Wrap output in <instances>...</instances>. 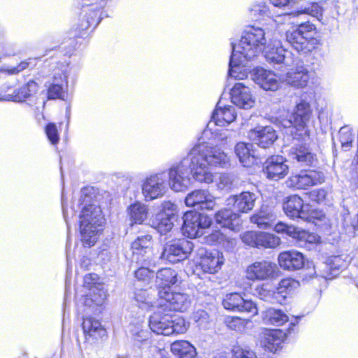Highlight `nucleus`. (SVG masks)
<instances>
[{
  "mask_svg": "<svg viewBox=\"0 0 358 358\" xmlns=\"http://www.w3.org/2000/svg\"><path fill=\"white\" fill-rule=\"evenodd\" d=\"M270 41L264 29L251 27L243 31L237 45H233V52L229 62V75L237 80L243 79L244 73L238 72L240 65L245 60H250L266 49Z\"/></svg>",
  "mask_w": 358,
  "mask_h": 358,
  "instance_id": "f257e3e1",
  "label": "nucleus"
},
{
  "mask_svg": "<svg viewBox=\"0 0 358 358\" xmlns=\"http://www.w3.org/2000/svg\"><path fill=\"white\" fill-rule=\"evenodd\" d=\"M229 162L226 153L220 149L209 147L204 144L194 146L185 157V165H192L193 176L200 182L210 184L215 176L210 171L209 166H224Z\"/></svg>",
  "mask_w": 358,
  "mask_h": 358,
  "instance_id": "f03ea898",
  "label": "nucleus"
},
{
  "mask_svg": "<svg viewBox=\"0 0 358 358\" xmlns=\"http://www.w3.org/2000/svg\"><path fill=\"white\" fill-rule=\"evenodd\" d=\"M80 220L81 240L85 245L91 247L97 241L99 227L101 226L103 220L100 208L94 204L85 206Z\"/></svg>",
  "mask_w": 358,
  "mask_h": 358,
  "instance_id": "7ed1b4c3",
  "label": "nucleus"
},
{
  "mask_svg": "<svg viewBox=\"0 0 358 358\" xmlns=\"http://www.w3.org/2000/svg\"><path fill=\"white\" fill-rule=\"evenodd\" d=\"M312 116L310 104L304 101L299 103L289 119H282L280 124L284 127H293L292 134L294 138L305 139L309 136L308 123Z\"/></svg>",
  "mask_w": 358,
  "mask_h": 358,
  "instance_id": "20e7f679",
  "label": "nucleus"
},
{
  "mask_svg": "<svg viewBox=\"0 0 358 358\" xmlns=\"http://www.w3.org/2000/svg\"><path fill=\"white\" fill-rule=\"evenodd\" d=\"M315 27L313 24H302L297 29L288 31L286 34L287 41L298 52L308 53L315 49L320 44V40L311 36Z\"/></svg>",
  "mask_w": 358,
  "mask_h": 358,
  "instance_id": "39448f33",
  "label": "nucleus"
},
{
  "mask_svg": "<svg viewBox=\"0 0 358 358\" xmlns=\"http://www.w3.org/2000/svg\"><path fill=\"white\" fill-rule=\"evenodd\" d=\"M280 275L277 264L267 260L255 262L245 269V278L251 281L273 280Z\"/></svg>",
  "mask_w": 358,
  "mask_h": 358,
  "instance_id": "423d86ee",
  "label": "nucleus"
},
{
  "mask_svg": "<svg viewBox=\"0 0 358 358\" xmlns=\"http://www.w3.org/2000/svg\"><path fill=\"white\" fill-rule=\"evenodd\" d=\"M182 219L183 233L190 238L202 236L211 224V220L208 216L196 212H187Z\"/></svg>",
  "mask_w": 358,
  "mask_h": 358,
  "instance_id": "0eeeda50",
  "label": "nucleus"
},
{
  "mask_svg": "<svg viewBox=\"0 0 358 358\" xmlns=\"http://www.w3.org/2000/svg\"><path fill=\"white\" fill-rule=\"evenodd\" d=\"M193 250V243L185 239L167 243L160 255V259L175 264L184 260Z\"/></svg>",
  "mask_w": 358,
  "mask_h": 358,
  "instance_id": "6e6552de",
  "label": "nucleus"
},
{
  "mask_svg": "<svg viewBox=\"0 0 358 358\" xmlns=\"http://www.w3.org/2000/svg\"><path fill=\"white\" fill-rule=\"evenodd\" d=\"M184 158L176 166L171 167L169 170V185L176 192L185 190L189 184V173H193L192 165H185Z\"/></svg>",
  "mask_w": 358,
  "mask_h": 358,
  "instance_id": "1a4fd4ad",
  "label": "nucleus"
},
{
  "mask_svg": "<svg viewBox=\"0 0 358 358\" xmlns=\"http://www.w3.org/2000/svg\"><path fill=\"white\" fill-rule=\"evenodd\" d=\"M324 181L322 172L316 171H301L300 173L292 175L287 183L289 187L296 189H307L310 187L321 184Z\"/></svg>",
  "mask_w": 358,
  "mask_h": 358,
  "instance_id": "9d476101",
  "label": "nucleus"
},
{
  "mask_svg": "<svg viewBox=\"0 0 358 358\" xmlns=\"http://www.w3.org/2000/svg\"><path fill=\"white\" fill-rule=\"evenodd\" d=\"M223 307L231 311L257 314L256 305L250 300H245L238 293L227 294L222 300Z\"/></svg>",
  "mask_w": 358,
  "mask_h": 358,
  "instance_id": "9b49d317",
  "label": "nucleus"
},
{
  "mask_svg": "<svg viewBox=\"0 0 358 358\" xmlns=\"http://www.w3.org/2000/svg\"><path fill=\"white\" fill-rule=\"evenodd\" d=\"M166 192L165 176L155 174L146 178L142 186V192L146 201L162 197Z\"/></svg>",
  "mask_w": 358,
  "mask_h": 358,
  "instance_id": "f8f14e48",
  "label": "nucleus"
},
{
  "mask_svg": "<svg viewBox=\"0 0 358 358\" xmlns=\"http://www.w3.org/2000/svg\"><path fill=\"white\" fill-rule=\"evenodd\" d=\"M265 57L268 61L273 63H283L287 66L294 64L295 60L292 57V53L284 48L281 42L278 40L270 41L265 49Z\"/></svg>",
  "mask_w": 358,
  "mask_h": 358,
  "instance_id": "ddd939ff",
  "label": "nucleus"
},
{
  "mask_svg": "<svg viewBox=\"0 0 358 358\" xmlns=\"http://www.w3.org/2000/svg\"><path fill=\"white\" fill-rule=\"evenodd\" d=\"M187 206L198 210H213L215 206V197L207 190L199 189L188 194L185 199Z\"/></svg>",
  "mask_w": 358,
  "mask_h": 358,
  "instance_id": "4468645a",
  "label": "nucleus"
},
{
  "mask_svg": "<svg viewBox=\"0 0 358 358\" xmlns=\"http://www.w3.org/2000/svg\"><path fill=\"white\" fill-rule=\"evenodd\" d=\"M252 80L264 90L276 91L280 86V78L277 75L263 68H257L251 72Z\"/></svg>",
  "mask_w": 358,
  "mask_h": 358,
  "instance_id": "2eb2a0df",
  "label": "nucleus"
},
{
  "mask_svg": "<svg viewBox=\"0 0 358 358\" xmlns=\"http://www.w3.org/2000/svg\"><path fill=\"white\" fill-rule=\"evenodd\" d=\"M288 166L285 158L280 155L268 157L264 164L263 171L267 178L278 180L284 178L288 173Z\"/></svg>",
  "mask_w": 358,
  "mask_h": 358,
  "instance_id": "dca6fc26",
  "label": "nucleus"
},
{
  "mask_svg": "<svg viewBox=\"0 0 358 358\" xmlns=\"http://www.w3.org/2000/svg\"><path fill=\"white\" fill-rule=\"evenodd\" d=\"M231 102L238 107L243 109L252 108L255 99L250 88L242 83H236L231 90Z\"/></svg>",
  "mask_w": 358,
  "mask_h": 358,
  "instance_id": "f3484780",
  "label": "nucleus"
},
{
  "mask_svg": "<svg viewBox=\"0 0 358 358\" xmlns=\"http://www.w3.org/2000/svg\"><path fill=\"white\" fill-rule=\"evenodd\" d=\"M257 196L250 192H243L239 194L229 196L226 202L227 206H232L239 213H247L255 206Z\"/></svg>",
  "mask_w": 358,
  "mask_h": 358,
  "instance_id": "a211bd4d",
  "label": "nucleus"
},
{
  "mask_svg": "<svg viewBox=\"0 0 358 358\" xmlns=\"http://www.w3.org/2000/svg\"><path fill=\"white\" fill-rule=\"evenodd\" d=\"M159 296L161 299H164L166 302L163 306L171 310L182 312L187 310L189 305L188 296L182 293L170 292V291L164 289L159 291Z\"/></svg>",
  "mask_w": 358,
  "mask_h": 358,
  "instance_id": "6ab92c4d",
  "label": "nucleus"
},
{
  "mask_svg": "<svg viewBox=\"0 0 358 358\" xmlns=\"http://www.w3.org/2000/svg\"><path fill=\"white\" fill-rule=\"evenodd\" d=\"M249 137L263 148H268L277 139L275 131L271 126L258 127L250 130Z\"/></svg>",
  "mask_w": 358,
  "mask_h": 358,
  "instance_id": "aec40b11",
  "label": "nucleus"
},
{
  "mask_svg": "<svg viewBox=\"0 0 358 358\" xmlns=\"http://www.w3.org/2000/svg\"><path fill=\"white\" fill-rule=\"evenodd\" d=\"M279 266L284 270H299L304 266V257L302 253L296 251H285L278 257Z\"/></svg>",
  "mask_w": 358,
  "mask_h": 358,
  "instance_id": "412c9836",
  "label": "nucleus"
},
{
  "mask_svg": "<svg viewBox=\"0 0 358 358\" xmlns=\"http://www.w3.org/2000/svg\"><path fill=\"white\" fill-rule=\"evenodd\" d=\"M310 77L309 71L306 67L297 66L286 73L282 81L295 88H301L307 85Z\"/></svg>",
  "mask_w": 358,
  "mask_h": 358,
  "instance_id": "4be33fe9",
  "label": "nucleus"
},
{
  "mask_svg": "<svg viewBox=\"0 0 358 358\" xmlns=\"http://www.w3.org/2000/svg\"><path fill=\"white\" fill-rule=\"evenodd\" d=\"M236 117L235 109L233 106L222 107L219 102L209 122L208 127L212 129V124L224 127L234 122Z\"/></svg>",
  "mask_w": 358,
  "mask_h": 358,
  "instance_id": "5701e85b",
  "label": "nucleus"
},
{
  "mask_svg": "<svg viewBox=\"0 0 358 358\" xmlns=\"http://www.w3.org/2000/svg\"><path fill=\"white\" fill-rule=\"evenodd\" d=\"M201 255L200 265L204 272L215 273L220 270L224 263V257L221 252L217 250L205 251Z\"/></svg>",
  "mask_w": 358,
  "mask_h": 358,
  "instance_id": "b1692460",
  "label": "nucleus"
},
{
  "mask_svg": "<svg viewBox=\"0 0 358 358\" xmlns=\"http://www.w3.org/2000/svg\"><path fill=\"white\" fill-rule=\"evenodd\" d=\"M285 334L279 329H266L262 336L261 343L268 351L275 352L280 348Z\"/></svg>",
  "mask_w": 358,
  "mask_h": 358,
  "instance_id": "393cba45",
  "label": "nucleus"
},
{
  "mask_svg": "<svg viewBox=\"0 0 358 358\" xmlns=\"http://www.w3.org/2000/svg\"><path fill=\"white\" fill-rule=\"evenodd\" d=\"M215 220L221 227L229 228L233 231L239 230L241 224L240 215L229 208L219 210L215 215Z\"/></svg>",
  "mask_w": 358,
  "mask_h": 358,
  "instance_id": "a878e982",
  "label": "nucleus"
},
{
  "mask_svg": "<svg viewBox=\"0 0 358 358\" xmlns=\"http://www.w3.org/2000/svg\"><path fill=\"white\" fill-rule=\"evenodd\" d=\"M289 157L294 162L301 166H309L315 161V156L305 145H298L292 147L289 152Z\"/></svg>",
  "mask_w": 358,
  "mask_h": 358,
  "instance_id": "bb28decb",
  "label": "nucleus"
},
{
  "mask_svg": "<svg viewBox=\"0 0 358 358\" xmlns=\"http://www.w3.org/2000/svg\"><path fill=\"white\" fill-rule=\"evenodd\" d=\"M283 209L285 214L292 218H308L305 213L303 201L297 195L288 197L287 201L283 203Z\"/></svg>",
  "mask_w": 358,
  "mask_h": 358,
  "instance_id": "cd10ccee",
  "label": "nucleus"
},
{
  "mask_svg": "<svg viewBox=\"0 0 358 358\" xmlns=\"http://www.w3.org/2000/svg\"><path fill=\"white\" fill-rule=\"evenodd\" d=\"M37 90V83L33 80H30L26 85L14 91L13 94L6 95L3 99L15 102H21L35 94Z\"/></svg>",
  "mask_w": 358,
  "mask_h": 358,
  "instance_id": "c85d7f7f",
  "label": "nucleus"
},
{
  "mask_svg": "<svg viewBox=\"0 0 358 358\" xmlns=\"http://www.w3.org/2000/svg\"><path fill=\"white\" fill-rule=\"evenodd\" d=\"M178 273L171 268H164L158 271L156 274V282L159 290H170V286L176 283Z\"/></svg>",
  "mask_w": 358,
  "mask_h": 358,
  "instance_id": "c756f323",
  "label": "nucleus"
},
{
  "mask_svg": "<svg viewBox=\"0 0 358 358\" xmlns=\"http://www.w3.org/2000/svg\"><path fill=\"white\" fill-rule=\"evenodd\" d=\"M171 316L169 315H162L155 313L150 318V327L151 330L157 334L167 336V328L171 325Z\"/></svg>",
  "mask_w": 358,
  "mask_h": 358,
  "instance_id": "7c9ffc66",
  "label": "nucleus"
},
{
  "mask_svg": "<svg viewBox=\"0 0 358 358\" xmlns=\"http://www.w3.org/2000/svg\"><path fill=\"white\" fill-rule=\"evenodd\" d=\"M171 352L178 358H196V349L186 341H178L171 345Z\"/></svg>",
  "mask_w": 358,
  "mask_h": 358,
  "instance_id": "2f4dec72",
  "label": "nucleus"
},
{
  "mask_svg": "<svg viewBox=\"0 0 358 358\" xmlns=\"http://www.w3.org/2000/svg\"><path fill=\"white\" fill-rule=\"evenodd\" d=\"M83 329L85 334L90 337L97 338L106 334V330L101 323L92 317L85 318L83 322Z\"/></svg>",
  "mask_w": 358,
  "mask_h": 358,
  "instance_id": "473e14b6",
  "label": "nucleus"
},
{
  "mask_svg": "<svg viewBox=\"0 0 358 358\" xmlns=\"http://www.w3.org/2000/svg\"><path fill=\"white\" fill-rule=\"evenodd\" d=\"M252 147V145L245 143H238L236 145L235 152L244 166H249L253 163L255 152Z\"/></svg>",
  "mask_w": 358,
  "mask_h": 358,
  "instance_id": "72a5a7b5",
  "label": "nucleus"
},
{
  "mask_svg": "<svg viewBox=\"0 0 358 358\" xmlns=\"http://www.w3.org/2000/svg\"><path fill=\"white\" fill-rule=\"evenodd\" d=\"M255 294L260 299L271 303L277 301V290L275 286L271 282H264L255 288Z\"/></svg>",
  "mask_w": 358,
  "mask_h": 358,
  "instance_id": "f704fd0d",
  "label": "nucleus"
},
{
  "mask_svg": "<svg viewBox=\"0 0 358 358\" xmlns=\"http://www.w3.org/2000/svg\"><path fill=\"white\" fill-rule=\"evenodd\" d=\"M274 216L267 208H262L261 210L250 217V221L256 224L260 229H267L273 222Z\"/></svg>",
  "mask_w": 358,
  "mask_h": 358,
  "instance_id": "c9c22d12",
  "label": "nucleus"
},
{
  "mask_svg": "<svg viewBox=\"0 0 358 358\" xmlns=\"http://www.w3.org/2000/svg\"><path fill=\"white\" fill-rule=\"evenodd\" d=\"M263 320L265 324L280 326L287 322L288 317L280 310L269 308L264 313Z\"/></svg>",
  "mask_w": 358,
  "mask_h": 358,
  "instance_id": "e433bc0d",
  "label": "nucleus"
},
{
  "mask_svg": "<svg viewBox=\"0 0 358 358\" xmlns=\"http://www.w3.org/2000/svg\"><path fill=\"white\" fill-rule=\"evenodd\" d=\"M86 296L85 303L87 306H91L92 303L101 306L106 299L107 294L103 290L102 285H98V287H94V288L90 289Z\"/></svg>",
  "mask_w": 358,
  "mask_h": 358,
  "instance_id": "4c0bfd02",
  "label": "nucleus"
},
{
  "mask_svg": "<svg viewBox=\"0 0 358 358\" xmlns=\"http://www.w3.org/2000/svg\"><path fill=\"white\" fill-rule=\"evenodd\" d=\"M306 13L317 18L323 24H327L331 21V17L327 15V10L317 3H313L304 9Z\"/></svg>",
  "mask_w": 358,
  "mask_h": 358,
  "instance_id": "58836bf2",
  "label": "nucleus"
},
{
  "mask_svg": "<svg viewBox=\"0 0 358 358\" xmlns=\"http://www.w3.org/2000/svg\"><path fill=\"white\" fill-rule=\"evenodd\" d=\"M129 211L130 218L134 223L141 224L147 219L148 208L141 203L137 202L131 205Z\"/></svg>",
  "mask_w": 358,
  "mask_h": 358,
  "instance_id": "ea45409f",
  "label": "nucleus"
},
{
  "mask_svg": "<svg viewBox=\"0 0 358 358\" xmlns=\"http://www.w3.org/2000/svg\"><path fill=\"white\" fill-rule=\"evenodd\" d=\"M174 220L175 218L166 216L164 213H158L153 224L160 234H165L172 229Z\"/></svg>",
  "mask_w": 358,
  "mask_h": 358,
  "instance_id": "a19ab883",
  "label": "nucleus"
},
{
  "mask_svg": "<svg viewBox=\"0 0 358 358\" xmlns=\"http://www.w3.org/2000/svg\"><path fill=\"white\" fill-rule=\"evenodd\" d=\"M134 299L137 306L142 309L148 310L154 305V299L146 289H136Z\"/></svg>",
  "mask_w": 358,
  "mask_h": 358,
  "instance_id": "79ce46f5",
  "label": "nucleus"
},
{
  "mask_svg": "<svg viewBox=\"0 0 358 358\" xmlns=\"http://www.w3.org/2000/svg\"><path fill=\"white\" fill-rule=\"evenodd\" d=\"M342 262V259L339 256H334L329 258L327 261V264H323V266L324 268L330 270V272L320 271L319 274L321 277L324 278H331L334 275L336 274L334 273L336 270L340 269L341 267V263Z\"/></svg>",
  "mask_w": 358,
  "mask_h": 358,
  "instance_id": "37998d69",
  "label": "nucleus"
},
{
  "mask_svg": "<svg viewBox=\"0 0 358 358\" xmlns=\"http://www.w3.org/2000/svg\"><path fill=\"white\" fill-rule=\"evenodd\" d=\"M280 244L279 237L264 232H259V247L266 248H275Z\"/></svg>",
  "mask_w": 358,
  "mask_h": 358,
  "instance_id": "c03bdc74",
  "label": "nucleus"
},
{
  "mask_svg": "<svg viewBox=\"0 0 358 358\" xmlns=\"http://www.w3.org/2000/svg\"><path fill=\"white\" fill-rule=\"evenodd\" d=\"M188 328L185 320L182 317L171 318V325L166 329L167 336L184 334Z\"/></svg>",
  "mask_w": 358,
  "mask_h": 358,
  "instance_id": "a18cd8bd",
  "label": "nucleus"
},
{
  "mask_svg": "<svg viewBox=\"0 0 358 358\" xmlns=\"http://www.w3.org/2000/svg\"><path fill=\"white\" fill-rule=\"evenodd\" d=\"M55 83H52L48 88V97L49 99H64V90L63 89V84L66 82V78L64 76V79L61 78L59 83L56 82V78H54Z\"/></svg>",
  "mask_w": 358,
  "mask_h": 358,
  "instance_id": "49530a36",
  "label": "nucleus"
},
{
  "mask_svg": "<svg viewBox=\"0 0 358 358\" xmlns=\"http://www.w3.org/2000/svg\"><path fill=\"white\" fill-rule=\"evenodd\" d=\"M152 236L150 235H144L138 237L131 243V250L133 253L141 252V250H145V249L152 248Z\"/></svg>",
  "mask_w": 358,
  "mask_h": 358,
  "instance_id": "de8ad7c7",
  "label": "nucleus"
},
{
  "mask_svg": "<svg viewBox=\"0 0 358 358\" xmlns=\"http://www.w3.org/2000/svg\"><path fill=\"white\" fill-rule=\"evenodd\" d=\"M132 258L140 265L150 266L153 262L152 250V248L145 249V250L133 253Z\"/></svg>",
  "mask_w": 358,
  "mask_h": 358,
  "instance_id": "09e8293b",
  "label": "nucleus"
},
{
  "mask_svg": "<svg viewBox=\"0 0 358 358\" xmlns=\"http://www.w3.org/2000/svg\"><path fill=\"white\" fill-rule=\"evenodd\" d=\"M299 286V282L298 281L294 279L287 278L281 280L275 287L278 294L291 292L294 289L298 288Z\"/></svg>",
  "mask_w": 358,
  "mask_h": 358,
  "instance_id": "8fccbe9b",
  "label": "nucleus"
},
{
  "mask_svg": "<svg viewBox=\"0 0 358 358\" xmlns=\"http://www.w3.org/2000/svg\"><path fill=\"white\" fill-rule=\"evenodd\" d=\"M339 141L342 148L348 150L352 145L353 136L351 129L347 126L343 127L338 132Z\"/></svg>",
  "mask_w": 358,
  "mask_h": 358,
  "instance_id": "3c124183",
  "label": "nucleus"
},
{
  "mask_svg": "<svg viewBox=\"0 0 358 358\" xmlns=\"http://www.w3.org/2000/svg\"><path fill=\"white\" fill-rule=\"evenodd\" d=\"M343 229L345 234L350 238L358 236V214L353 220H344Z\"/></svg>",
  "mask_w": 358,
  "mask_h": 358,
  "instance_id": "603ef678",
  "label": "nucleus"
},
{
  "mask_svg": "<svg viewBox=\"0 0 358 358\" xmlns=\"http://www.w3.org/2000/svg\"><path fill=\"white\" fill-rule=\"evenodd\" d=\"M259 233L253 231H246L241 235V238L245 244L256 248H259Z\"/></svg>",
  "mask_w": 358,
  "mask_h": 358,
  "instance_id": "864d4df0",
  "label": "nucleus"
},
{
  "mask_svg": "<svg viewBox=\"0 0 358 358\" xmlns=\"http://www.w3.org/2000/svg\"><path fill=\"white\" fill-rule=\"evenodd\" d=\"M294 238L309 243H317L320 241V237L317 235L310 234L305 230H301L298 228Z\"/></svg>",
  "mask_w": 358,
  "mask_h": 358,
  "instance_id": "5fc2aeb1",
  "label": "nucleus"
},
{
  "mask_svg": "<svg viewBox=\"0 0 358 358\" xmlns=\"http://www.w3.org/2000/svg\"><path fill=\"white\" fill-rule=\"evenodd\" d=\"M225 322L229 328L235 331H241L247 324L245 320L238 317H228Z\"/></svg>",
  "mask_w": 358,
  "mask_h": 358,
  "instance_id": "6e6d98bb",
  "label": "nucleus"
},
{
  "mask_svg": "<svg viewBox=\"0 0 358 358\" xmlns=\"http://www.w3.org/2000/svg\"><path fill=\"white\" fill-rule=\"evenodd\" d=\"M148 266H143L137 269L135 272V277L142 282H148L153 276V271L148 268Z\"/></svg>",
  "mask_w": 358,
  "mask_h": 358,
  "instance_id": "4d7b16f0",
  "label": "nucleus"
},
{
  "mask_svg": "<svg viewBox=\"0 0 358 358\" xmlns=\"http://www.w3.org/2000/svg\"><path fill=\"white\" fill-rule=\"evenodd\" d=\"M251 15L256 20H259L261 17L268 15L269 13L268 8L264 4L254 5L250 8Z\"/></svg>",
  "mask_w": 358,
  "mask_h": 358,
  "instance_id": "13d9d810",
  "label": "nucleus"
},
{
  "mask_svg": "<svg viewBox=\"0 0 358 358\" xmlns=\"http://www.w3.org/2000/svg\"><path fill=\"white\" fill-rule=\"evenodd\" d=\"M45 133L52 144H57L59 142L58 131L55 124H48L45 127Z\"/></svg>",
  "mask_w": 358,
  "mask_h": 358,
  "instance_id": "bf43d9fd",
  "label": "nucleus"
},
{
  "mask_svg": "<svg viewBox=\"0 0 358 358\" xmlns=\"http://www.w3.org/2000/svg\"><path fill=\"white\" fill-rule=\"evenodd\" d=\"M274 229L277 233H286L289 236L294 238L297 228L282 222H279L275 224Z\"/></svg>",
  "mask_w": 358,
  "mask_h": 358,
  "instance_id": "052dcab7",
  "label": "nucleus"
},
{
  "mask_svg": "<svg viewBox=\"0 0 358 358\" xmlns=\"http://www.w3.org/2000/svg\"><path fill=\"white\" fill-rule=\"evenodd\" d=\"M98 280L99 278L96 274L89 273L84 277L83 285L90 290L94 288V287H98V285H100Z\"/></svg>",
  "mask_w": 358,
  "mask_h": 358,
  "instance_id": "680f3d73",
  "label": "nucleus"
},
{
  "mask_svg": "<svg viewBox=\"0 0 358 358\" xmlns=\"http://www.w3.org/2000/svg\"><path fill=\"white\" fill-rule=\"evenodd\" d=\"M232 358H257L255 352L240 348L234 350Z\"/></svg>",
  "mask_w": 358,
  "mask_h": 358,
  "instance_id": "e2e57ef3",
  "label": "nucleus"
},
{
  "mask_svg": "<svg viewBox=\"0 0 358 358\" xmlns=\"http://www.w3.org/2000/svg\"><path fill=\"white\" fill-rule=\"evenodd\" d=\"M162 209L159 213H164L166 216L175 218L177 206L171 201H165L162 205Z\"/></svg>",
  "mask_w": 358,
  "mask_h": 358,
  "instance_id": "0e129e2a",
  "label": "nucleus"
},
{
  "mask_svg": "<svg viewBox=\"0 0 358 358\" xmlns=\"http://www.w3.org/2000/svg\"><path fill=\"white\" fill-rule=\"evenodd\" d=\"M133 336L135 341L142 342L149 338V331L140 327H136L133 330Z\"/></svg>",
  "mask_w": 358,
  "mask_h": 358,
  "instance_id": "69168bd1",
  "label": "nucleus"
},
{
  "mask_svg": "<svg viewBox=\"0 0 358 358\" xmlns=\"http://www.w3.org/2000/svg\"><path fill=\"white\" fill-rule=\"evenodd\" d=\"M233 178L229 174H222L220 176L218 187L220 189L229 188L233 184Z\"/></svg>",
  "mask_w": 358,
  "mask_h": 358,
  "instance_id": "338daca9",
  "label": "nucleus"
},
{
  "mask_svg": "<svg viewBox=\"0 0 358 358\" xmlns=\"http://www.w3.org/2000/svg\"><path fill=\"white\" fill-rule=\"evenodd\" d=\"M225 239V236L220 231H214L207 236V241L208 243H222Z\"/></svg>",
  "mask_w": 358,
  "mask_h": 358,
  "instance_id": "774afa93",
  "label": "nucleus"
}]
</instances>
